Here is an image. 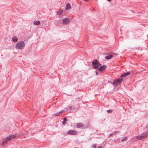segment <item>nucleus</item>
<instances>
[{"mask_svg":"<svg viewBox=\"0 0 148 148\" xmlns=\"http://www.w3.org/2000/svg\"><path fill=\"white\" fill-rule=\"evenodd\" d=\"M92 67L95 69H98L99 66L101 65V64L97 59H95L92 62Z\"/></svg>","mask_w":148,"mask_h":148,"instance_id":"obj_1","label":"nucleus"},{"mask_svg":"<svg viewBox=\"0 0 148 148\" xmlns=\"http://www.w3.org/2000/svg\"><path fill=\"white\" fill-rule=\"evenodd\" d=\"M25 46V44L23 41H21L20 42H18L16 45L15 48L16 49H22L24 48Z\"/></svg>","mask_w":148,"mask_h":148,"instance_id":"obj_2","label":"nucleus"},{"mask_svg":"<svg viewBox=\"0 0 148 148\" xmlns=\"http://www.w3.org/2000/svg\"><path fill=\"white\" fill-rule=\"evenodd\" d=\"M16 137V136L15 135H10L9 136L6 137L3 141L2 143V145H4L5 144L7 143L8 142V140L10 141L11 139L15 138Z\"/></svg>","mask_w":148,"mask_h":148,"instance_id":"obj_3","label":"nucleus"},{"mask_svg":"<svg viewBox=\"0 0 148 148\" xmlns=\"http://www.w3.org/2000/svg\"><path fill=\"white\" fill-rule=\"evenodd\" d=\"M148 134V132H144L143 133H142L141 134L137 136L136 137V139L138 140H142L145 138L147 136Z\"/></svg>","mask_w":148,"mask_h":148,"instance_id":"obj_4","label":"nucleus"},{"mask_svg":"<svg viewBox=\"0 0 148 148\" xmlns=\"http://www.w3.org/2000/svg\"><path fill=\"white\" fill-rule=\"evenodd\" d=\"M123 81V79H122L118 78L114 80L113 82L114 86L115 87H116L119 84L121 83Z\"/></svg>","mask_w":148,"mask_h":148,"instance_id":"obj_5","label":"nucleus"},{"mask_svg":"<svg viewBox=\"0 0 148 148\" xmlns=\"http://www.w3.org/2000/svg\"><path fill=\"white\" fill-rule=\"evenodd\" d=\"M70 21V20L69 18H66L63 19L62 23L64 25H66L69 23Z\"/></svg>","mask_w":148,"mask_h":148,"instance_id":"obj_6","label":"nucleus"},{"mask_svg":"<svg viewBox=\"0 0 148 148\" xmlns=\"http://www.w3.org/2000/svg\"><path fill=\"white\" fill-rule=\"evenodd\" d=\"M67 134L68 135H76L77 134V132L75 130H70L68 131Z\"/></svg>","mask_w":148,"mask_h":148,"instance_id":"obj_7","label":"nucleus"},{"mask_svg":"<svg viewBox=\"0 0 148 148\" xmlns=\"http://www.w3.org/2000/svg\"><path fill=\"white\" fill-rule=\"evenodd\" d=\"M107 66L106 65H104L99 67L98 69L100 71H102L105 70L107 68Z\"/></svg>","mask_w":148,"mask_h":148,"instance_id":"obj_8","label":"nucleus"},{"mask_svg":"<svg viewBox=\"0 0 148 148\" xmlns=\"http://www.w3.org/2000/svg\"><path fill=\"white\" fill-rule=\"evenodd\" d=\"M130 73V72H125L121 75V77H125L128 75Z\"/></svg>","mask_w":148,"mask_h":148,"instance_id":"obj_9","label":"nucleus"},{"mask_svg":"<svg viewBox=\"0 0 148 148\" xmlns=\"http://www.w3.org/2000/svg\"><path fill=\"white\" fill-rule=\"evenodd\" d=\"M71 9V7L70 5V4L69 3H68L66 5V7L65 8V9L66 10H67L70 9Z\"/></svg>","mask_w":148,"mask_h":148,"instance_id":"obj_10","label":"nucleus"},{"mask_svg":"<svg viewBox=\"0 0 148 148\" xmlns=\"http://www.w3.org/2000/svg\"><path fill=\"white\" fill-rule=\"evenodd\" d=\"M112 58V56L111 54H109L108 56H105V58L107 60H108Z\"/></svg>","mask_w":148,"mask_h":148,"instance_id":"obj_11","label":"nucleus"},{"mask_svg":"<svg viewBox=\"0 0 148 148\" xmlns=\"http://www.w3.org/2000/svg\"><path fill=\"white\" fill-rule=\"evenodd\" d=\"M84 125L81 123H79L77 124V126L78 128L83 127Z\"/></svg>","mask_w":148,"mask_h":148,"instance_id":"obj_12","label":"nucleus"},{"mask_svg":"<svg viewBox=\"0 0 148 148\" xmlns=\"http://www.w3.org/2000/svg\"><path fill=\"white\" fill-rule=\"evenodd\" d=\"M40 21H34V22L33 24L34 25H40Z\"/></svg>","mask_w":148,"mask_h":148,"instance_id":"obj_13","label":"nucleus"},{"mask_svg":"<svg viewBox=\"0 0 148 148\" xmlns=\"http://www.w3.org/2000/svg\"><path fill=\"white\" fill-rule=\"evenodd\" d=\"M18 40V39L16 36L13 37L12 38V41L14 42H16Z\"/></svg>","mask_w":148,"mask_h":148,"instance_id":"obj_14","label":"nucleus"},{"mask_svg":"<svg viewBox=\"0 0 148 148\" xmlns=\"http://www.w3.org/2000/svg\"><path fill=\"white\" fill-rule=\"evenodd\" d=\"M63 12V11L62 10H59L56 12V13L57 14H58L59 15H61Z\"/></svg>","mask_w":148,"mask_h":148,"instance_id":"obj_15","label":"nucleus"},{"mask_svg":"<svg viewBox=\"0 0 148 148\" xmlns=\"http://www.w3.org/2000/svg\"><path fill=\"white\" fill-rule=\"evenodd\" d=\"M63 120L62 121V124L63 125H65L66 124V122L67 121V119L66 117H65L64 118Z\"/></svg>","mask_w":148,"mask_h":148,"instance_id":"obj_16","label":"nucleus"},{"mask_svg":"<svg viewBox=\"0 0 148 148\" xmlns=\"http://www.w3.org/2000/svg\"><path fill=\"white\" fill-rule=\"evenodd\" d=\"M62 111H60L59 112H58L54 114V115L55 116H58L60 114H62Z\"/></svg>","mask_w":148,"mask_h":148,"instance_id":"obj_17","label":"nucleus"},{"mask_svg":"<svg viewBox=\"0 0 148 148\" xmlns=\"http://www.w3.org/2000/svg\"><path fill=\"white\" fill-rule=\"evenodd\" d=\"M127 137H124V138L123 137H122L121 138V141L122 142H123L124 141H126L127 139Z\"/></svg>","mask_w":148,"mask_h":148,"instance_id":"obj_18","label":"nucleus"},{"mask_svg":"<svg viewBox=\"0 0 148 148\" xmlns=\"http://www.w3.org/2000/svg\"><path fill=\"white\" fill-rule=\"evenodd\" d=\"M111 55L113 57H115L117 56L118 54L117 53H114L113 52H112L111 53Z\"/></svg>","mask_w":148,"mask_h":148,"instance_id":"obj_19","label":"nucleus"},{"mask_svg":"<svg viewBox=\"0 0 148 148\" xmlns=\"http://www.w3.org/2000/svg\"><path fill=\"white\" fill-rule=\"evenodd\" d=\"M67 108L69 109V110H70V111L71 112L73 107V106H67Z\"/></svg>","mask_w":148,"mask_h":148,"instance_id":"obj_20","label":"nucleus"},{"mask_svg":"<svg viewBox=\"0 0 148 148\" xmlns=\"http://www.w3.org/2000/svg\"><path fill=\"white\" fill-rule=\"evenodd\" d=\"M68 110H69V109H68L66 107V108H64V110H61V111H62V113L63 112H66V111Z\"/></svg>","mask_w":148,"mask_h":148,"instance_id":"obj_21","label":"nucleus"},{"mask_svg":"<svg viewBox=\"0 0 148 148\" xmlns=\"http://www.w3.org/2000/svg\"><path fill=\"white\" fill-rule=\"evenodd\" d=\"M113 111V110L112 109H109L107 111V112L108 113H111Z\"/></svg>","mask_w":148,"mask_h":148,"instance_id":"obj_22","label":"nucleus"},{"mask_svg":"<svg viewBox=\"0 0 148 148\" xmlns=\"http://www.w3.org/2000/svg\"><path fill=\"white\" fill-rule=\"evenodd\" d=\"M97 147V145L95 144H93L92 145V147L93 148H96Z\"/></svg>","mask_w":148,"mask_h":148,"instance_id":"obj_23","label":"nucleus"},{"mask_svg":"<svg viewBox=\"0 0 148 148\" xmlns=\"http://www.w3.org/2000/svg\"><path fill=\"white\" fill-rule=\"evenodd\" d=\"M120 132L119 131H115V132H113V133H114V134H116L118 133H119Z\"/></svg>","mask_w":148,"mask_h":148,"instance_id":"obj_24","label":"nucleus"},{"mask_svg":"<svg viewBox=\"0 0 148 148\" xmlns=\"http://www.w3.org/2000/svg\"><path fill=\"white\" fill-rule=\"evenodd\" d=\"M114 135V133L113 132L112 133H111V134H110V137Z\"/></svg>","mask_w":148,"mask_h":148,"instance_id":"obj_25","label":"nucleus"},{"mask_svg":"<svg viewBox=\"0 0 148 148\" xmlns=\"http://www.w3.org/2000/svg\"><path fill=\"white\" fill-rule=\"evenodd\" d=\"M95 73H96V75H98V73L97 72V71H95Z\"/></svg>","mask_w":148,"mask_h":148,"instance_id":"obj_26","label":"nucleus"},{"mask_svg":"<svg viewBox=\"0 0 148 148\" xmlns=\"http://www.w3.org/2000/svg\"><path fill=\"white\" fill-rule=\"evenodd\" d=\"M108 82L109 83H110V84H113V82H110V81H108Z\"/></svg>","mask_w":148,"mask_h":148,"instance_id":"obj_27","label":"nucleus"},{"mask_svg":"<svg viewBox=\"0 0 148 148\" xmlns=\"http://www.w3.org/2000/svg\"><path fill=\"white\" fill-rule=\"evenodd\" d=\"M97 148H102V147L101 146H99V147Z\"/></svg>","mask_w":148,"mask_h":148,"instance_id":"obj_28","label":"nucleus"}]
</instances>
